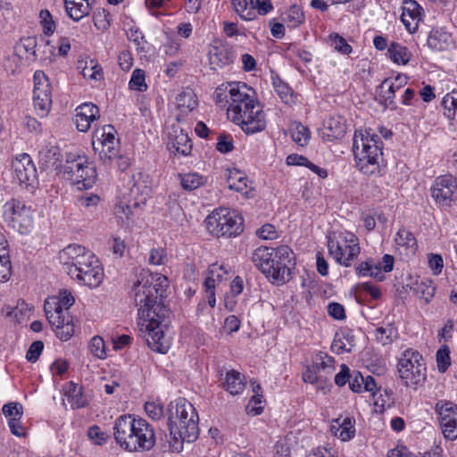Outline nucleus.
Segmentation results:
<instances>
[{"label": "nucleus", "mask_w": 457, "mask_h": 457, "mask_svg": "<svg viewBox=\"0 0 457 457\" xmlns=\"http://www.w3.org/2000/svg\"><path fill=\"white\" fill-rule=\"evenodd\" d=\"M168 286L165 276L143 269L131 291L134 303L138 307L139 331L148 346L161 353H167L170 346V338L163 330L168 310L162 302Z\"/></svg>", "instance_id": "obj_1"}, {"label": "nucleus", "mask_w": 457, "mask_h": 457, "mask_svg": "<svg viewBox=\"0 0 457 457\" xmlns=\"http://www.w3.org/2000/svg\"><path fill=\"white\" fill-rule=\"evenodd\" d=\"M212 97L216 104L227 108L228 118L239 125L246 134L265 129V113L254 98L253 89L245 83H223L216 87Z\"/></svg>", "instance_id": "obj_2"}, {"label": "nucleus", "mask_w": 457, "mask_h": 457, "mask_svg": "<svg viewBox=\"0 0 457 457\" xmlns=\"http://www.w3.org/2000/svg\"><path fill=\"white\" fill-rule=\"evenodd\" d=\"M66 272L84 286L97 287L103 281L104 270L96 255L79 245H69L59 253Z\"/></svg>", "instance_id": "obj_3"}, {"label": "nucleus", "mask_w": 457, "mask_h": 457, "mask_svg": "<svg viewBox=\"0 0 457 457\" xmlns=\"http://www.w3.org/2000/svg\"><path fill=\"white\" fill-rule=\"evenodd\" d=\"M294 253L287 245L276 249L259 247L252 253V262L273 284L282 285L291 279L295 265Z\"/></svg>", "instance_id": "obj_4"}, {"label": "nucleus", "mask_w": 457, "mask_h": 457, "mask_svg": "<svg viewBox=\"0 0 457 457\" xmlns=\"http://www.w3.org/2000/svg\"><path fill=\"white\" fill-rule=\"evenodd\" d=\"M168 428L170 436L177 443H192L199 436L198 414L188 401L180 398L169 405Z\"/></svg>", "instance_id": "obj_5"}, {"label": "nucleus", "mask_w": 457, "mask_h": 457, "mask_svg": "<svg viewBox=\"0 0 457 457\" xmlns=\"http://www.w3.org/2000/svg\"><path fill=\"white\" fill-rule=\"evenodd\" d=\"M382 142L378 136L355 133L353 144L356 166L364 174L371 175L379 171V161L382 159Z\"/></svg>", "instance_id": "obj_6"}, {"label": "nucleus", "mask_w": 457, "mask_h": 457, "mask_svg": "<svg viewBox=\"0 0 457 457\" xmlns=\"http://www.w3.org/2000/svg\"><path fill=\"white\" fill-rule=\"evenodd\" d=\"M208 232L216 237L238 236L244 229V219L236 211L227 208L213 210L205 219Z\"/></svg>", "instance_id": "obj_7"}, {"label": "nucleus", "mask_w": 457, "mask_h": 457, "mask_svg": "<svg viewBox=\"0 0 457 457\" xmlns=\"http://www.w3.org/2000/svg\"><path fill=\"white\" fill-rule=\"evenodd\" d=\"M63 175L79 190L91 188L96 179L95 166L83 155H68L63 166Z\"/></svg>", "instance_id": "obj_8"}, {"label": "nucleus", "mask_w": 457, "mask_h": 457, "mask_svg": "<svg viewBox=\"0 0 457 457\" xmlns=\"http://www.w3.org/2000/svg\"><path fill=\"white\" fill-rule=\"evenodd\" d=\"M398 373L406 386L420 385L426 379V367L418 351L405 350L398 361Z\"/></svg>", "instance_id": "obj_9"}, {"label": "nucleus", "mask_w": 457, "mask_h": 457, "mask_svg": "<svg viewBox=\"0 0 457 457\" xmlns=\"http://www.w3.org/2000/svg\"><path fill=\"white\" fill-rule=\"evenodd\" d=\"M34 210L24 202L12 199L4 205V217L10 227L21 234L28 233L33 224Z\"/></svg>", "instance_id": "obj_10"}, {"label": "nucleus", "mask_w": 457, "mask_h": 457, "mask_svg": "<svg viewBox=\"0 0 457 457\" xmlns=\"http://www.w3.org/2000/svg\"><path fill=\"white\" fill-rule=\"evenodd\" d=\"M328 248L329 255L345 267L351 266L352 262L358 257L361 250L358 238L351 233L344 237L343 243L328 237Z\"/></svg>", "instance_id": "obj_11"}, {"label": "nucleus", "mask_w": 457, "mask_h": 457, "mask_svg": "<svg viewBox=\"0 0 457 457\" xmlns=\"http://www.w3.org/2000/svg\"><path fill=\"white\" fill-rule=\"evenodd\" d=\"M431 196L441 207H450L457 202V179L451 174L437 177L431 188Z\"/></svg>", "instance_id": "obj_12"}, {"label": "nucleus", "mask_w": 457, "mask_h": 457, "mask_svg": "<svg viewBox=\"0 0 457 457\" xmlns=\"http://www.w3.org/2000/svg\"><path fill=\"white\" fill-rule=\"evenodd\" d=\"M138 419L131 415H122L119 417L114 423L113 436L116 443L124 450L129 451L131 448L130 440L137 429Z\"/></svg>", "instance_id": "obj_13"}, {"label": "nucleus", "mask_w": 457, "mask_h": 457, "mask_svg": "<svg viewBox=\"0 0 457 457\" xmlns=\"http://www.w3.org/2000/svg\"><path fill=\"white\" fill-rule=\"evenodd\" d=\"M436 411L440 419V426L444 436L454 440L457 438V405L451 402L436 404Z\"/></svg>", "instance_id": "obj_14"}, {"label": "nucleus", "mask_w": 457, "mask_h": 457, "mask_svg": "<svg viewBox=\"0 0 457 457\" xmlns=\"http://www.w3.org/2000/svg\"><path fill=\"white\" fill-rule=\"evenodd\" d=\"M131 448L129 452H143L151 450L155 444V434L154 428L149 423L139 418L137 422V429L130 440Z\"/></svg>", "instance_id": "obj_15"}, {"label": "nucleus", "mask_w": 457, "mask_h": 457, "mask_svg": "<svg viewBox=\"0 0 457 457\" xmlns=\"http://www.w3.org/2000/svg\"><path fill=\"white\" fill-rule=\"evenodd\" d=\"M394 256L390 254H385L382 257L381 263H375L371 259L361 262L356 267V272L360 276H369L376 278L378 281H383L385 279V275L382 273V270L385 272H390L394 268Z\"/></svg>", "instance_id": "obj_16"}, {"label": "nucleus", "mask_w": 457, "mask_h": 457, "mask_svg": "<svg viewBox=\"0 0 457 457\" xmlns=\"http://www.w3.org/2000/svg\"><path fill=\"white\" fill-rule=\"evenodd\" d=\"M12 166L14 179H16L21 185H31L36 179L37 170L29 154H22L17 156L12 161Z\"/></svg>", "instance_id": "obj_17"}, {"label": "nucleus", "mask_w": 457, "mask_h": 457, "mask_svg": "<svg viewBox=\"0 0 457 457\" xmlns=\"http://www.w3.org/2000/svg\"><path fill=\"white\" fill-rule=\"evenodd\" d=\"M168 149L174 154L189 155L192 143L187 133L178 125H172L169 130Z\"/></svg>", "instance_id": "obj_18"}, {"label": "nucleus", "mask_w": 457, "mask_h": 457, "mask_svg": "<svg viewBox=\"0 0 457 457\" xmlns=\"http://www.w3.org/2000/svg\"><path fill=\"white\" fill-rule=\"evenodd\" d=\"M100 118L98 107L92 103H85L76 108L73 122L80 132H87L93 121Z\"/></svg>", "instance_id": "obj_19"}, {"label": "nucleus", "mask_w": 457, "mask_h": 457, "mask_svg": "<svg viewBox=\"0 0 457 457\" xmlns=\"http://www.w3.org/2000/svg\"><path fill=\"white\" fill-rule=\"evenodd\" d=\"M422 7L415 0H403L401 21L410 33H415L422 20Z\"/></svg>", "instance_id": "obj_20"}, {"label": "nucleus", "mask_w": 457, "mask_h": 457, "mask_svg": "<svg viewBox=\"0 0 457 457\" xmlns=\"http://www.w3.org/2000/svg\"><path fill=\"white\" fill-rule=\"evenodd\" d=\"M234 59L233 50L223 44L212 46L209 50L210 65L214 71L230 65Z\"/></svg>", "instance_id": "obj_21"}, {"label": "nucleus", "mask_w": 457, "mask_h": 457, "mask_svg": "<svg viewBox=\"0 0 457 457\" xmlns=\"http://www.w3.org/2000/svg\"><path fill=\"white\" fill-rule=\"evenodd\" d=\"M345 131V120L340 115H330L323 121L321 134L328 141L342 137Z\"/></svg>", "instance_id": "obj_22"}, {"label": "nucleus", "mask_w": 457, "mask_h": 457, "mask_svg": "<svg viewBox=\"0 0 457 457\" xmlns=\"http://www.w3.org/2000/svg\"><path fill=\"white\" fill-rule=\"evenodd\" d=\"M349 387L354 393L369 392L372 397H375L378 393L375 379L370 375L363 377L357 370L352 372Z\"/></svg>", "instance_id": "obj_23"}, {"label": "nucleus", "mask_w": 457, "mask_h": 457, "mask_svg": "<svg viewBox=\"0 0 457 457\" xmlns=\"http://www.w3.org/2000/svg\"><path fill=\"white\" fill-rule=\"evenodd\" d=\"M354 420L351 418H345L342 422L338 419L333 420L330 430L333 435L342 441H348L354 436Z\"/></svg>", "instance_id": "obj_24"}, {"label": "nucleus", "mask_w": 457, "mask_h": 457, "mask_svg": "<svg viewBox=\"0 0 457 457\" xmlns=\"http://www.w3.org/2000/svg\"><path fill=\"white\" fill-rule=\"evenodd\" d=\"M223 386L230 395H239L245 387V378L238 371L229 370L226 373Z\"/></svg>", "instance_id": "obj_25"}, {"label": "nucleus", "mask_w": 457, "mask_h": 457, "mask_svg": "<svg viewBox=\"0 0 457 457\" xmlns=\"http://www.w3.org/2000/svg\"><path fill=\"white\" fill-rule=\"evenodd\" d=\"M451 36L443 29H433L428 37V47L434 50H445L450 43Z\"/></svg>", "instance_id": "obj_26"}, {"label": "nucleus", "mask_w": 457, "mask_h": 457, "mask_svg": "<svg viewBox=\"0 0 457 457\" xmlns=\"http://www.w3.org/2000/svg\"><path fill=\"white\" fill-rule=\"evenodd\" d=\"M34 98H52L51 85L48 78L41 71H37L34 74Z\"/></svg>", "instance_id": "obj_27"}, {"label": "nucleus", "mask_w": 457, "mask_h": 457, "mask_svg": "<svg viewBox=\"0 0 457 457\" xmlns=\"http://www.w3.org/2000/svg\"><path fill=\"white\" fill-rule=\"evenodd\" d=\"M67 14L75 21H80L90 12L91 6L89 1L86 4L78 3L75 0H64Z\"/></svg>", "instance_id": "obj_28"}, {"label": "nucleus", "mask_w": 457, "mask_h": 457, "mask_svg": "<svg viewBox=\"0 0 457 457\" xmlns=\"http://www.w3.org/2000/svg\"><path fill=\"white\" fill-rule=\"evenodd\" d=\"M227 181L228 187L237 192L247 194L248 179L239 170L233 169L228 170Z\"/></svg>", "instance_id": "obj_29"}, {"label": "nucleus", "mask_w": 457, "mask_h": 457, "mask_svg": "<svg viewBox=\"0 0 457 457\" xmlns=\"http://www.w3.org/2000/svg\"><path fill=\"white\" fill-rule=\"evenodd\" d=\"M177 106L182 112H188L197 106L196 96L191 88L184 89L177 96Z\"/></svg>", "instance_id": "obj_30"}, {"label": "nucleus", "mask_w": 457, "mask_h": 457, "mask_svg": "<svg viewBox=\"0 0 457 457\" xmlns=\"http://www.w3.org/2000/svg\"><path fill=\"white\" fill-rule=\"evenodd\" d=\"M116 130L112 125H104L96 129L93 135V146L95 150H98L96 145L105 142L118 141L115 137Z\"/></svg>", "instance_id": "obj_31"}, {"label": "nucleus", "mask_w": 457, "mask_h": 457, "mask_svg": "<svg viewBox=\"0 0 457 457\" xmlns=\"http://www.w3.org/2000/svg\"><path fill=\"white\" fill-rule=\"evenodd\" d=\"M390 59L397 64H406L411 60V53L408 49L395 42H393L388 48Z\"/></svg>", "instance_id": "obj_32"}, {"label": "nucleus", "mask_w": 457, "mask_h": 457, "mask_svg": "<svg viewBox=\"0 0 457 457\" xmlns=\"http://www.w3.org/2000/svg\"><path fill=\"white\" fill-rule=\"evenodd\" d=\"M146 200L145 196H142L140 201H136L132 204V205L128 204L120 203L115 210V213L117 218L122 220L123 223H129V221L132 219L134 215L133 208H138L141 204H145Z\"/></svg>", "instance_id": "obj_33"}, {"label": "nucleus", "mask_w": 457, "mask_h": 457, "mask_svg": "<svg viewBox=\"0 0 457 457\" xmlns=\"http://www.w3.org/2000/svg\"><path fill=\"white\" fill-rule=\"evenodd\" d=\"M407 81V77L404 75L398 74L395 78V82L390 79H386L381 83V88H386V91L384 92L383 96L386 100L393 99L395 97V91L402 87Z\"/></svg>", "instance_id": "obj_34"}, {"label": "nucleus", "mask_w": 457, "mask_h": 457, "mask_svg": "<svg viewBox=\"0 0 457 457\" xmlns=\"http://www.w3.org/2000/svg\"><path fill=\"white\" fill-rule=\"evenodd\" d=\"M275 91L280 99L287 104L295 103V96L293 89L284 81L279 79L273 81Z\"/></svg>", "instance_id": "obj_35"}, {"label": "nucleus", "mask_w": 457, "mask_h": 457, "mask_svg": "<svg viewBox=\"0 0 457 457\" xmlns=\"http://www.w3.org/2000/svg\"><path fill=\"white\" fill-rule=\"evenodd\" d=\"M118 145L119 141H112L105 142L100 145H96V146H100L101 150L99 152L100 159L104 162V163H108L112 162L118 155Z\"/></svg>", "instance_id": "obj_36"}, {"label": "nucleus", "mask_w": 457, "mask_h": 457, "mask_svg": "<svg viewBox=\"0 0 457 457\" xmlns=\"http://www.w3.org/2000/svg\"><path fill=\"white\" fill-rule=\"evenodd\" d=\"M292 139L299 145L303 146L309 143L310 130L301 123H295L290 129Z\"/></svg>", "instance_id": "obj_37"}, {"label": "nucleus", "mask_w": 457, "mask_h": 457, "mask_svg": "<svg viewBox=\"0 0 457 457\" xmlns=\"http://www.w3.org/2000/svg\"><path fill=\"white\" fill-rule=\"evenodd\" d=\"M397 329L388 324L386 327H379L376 329V339L383 345L391 344L397 337Z\"/></svg>", "instance_id": "obj_38"}, {"label": "nucleus", "mask_w": 457, "mask_h": 457, "mask_svg": "<svg viewBox=\"0 0 457 457\" xmlns=\"http://www.w3.org/2000/svg\"><path fill=\"white\" fill-rule=\"evenodd\" d=\"M50 307L51 306H49V303L46 302L45 312L46 318L51 326L56 328L57 327H60L61 324H64V321L67 320L68 317L63 315L62 306H55L54 311L50 310Z\"/></svg>", "instance_id": "obj_39"}, {"label": "nucleus", "mask_w": 457, "mask_h": 457, "mask_svg": "<svg viewBox=\"0 0 457 457\" xmlns=\"http://www.w3.org/2000/svg\"><path fill=\"white\" fill-rule=\"evenodd\" d=\"M395 240L398 245L410 249L411 253H414L417 246V241L413 234L409 230L400 228Z\"/></svg>", "instance_id": "obj_40"}, {"label": "nucleus", "mask_w": 457, "mask_h": 457, "mask_svg": "<svg viewBox=\"0 0 457 457\" xmlns=\"http://www.w3.org/2000/svg\"><path fill=\"white\" fill-rule=\"evenodd\" d=\"M283 21L288 27L295 28L304 21V15L302 10L297 5H293L285 13Z\"/></svg>", "instance_id": "obj_41"}, {"label": "nucleus", "mask_w": 457, "mask_h": 457, "mask_svg": "<svg viewBox=\"0 0 457 457\" xmlns=\"http://www.w3.org/2000/svg\"><path fill=\"white\" fill-rule=\"evenodd\" d=\"M179 177L181 186L186 190L196 189L204 183V178L197 173H187Z\"/></svg>", "instance_id": "obj_42"}, {"label": "nucleus", "mask_w": 457, "mask_h": 457, "mask_svg": "<svg viewBox=\"0 0 457 457\" xmlns=\"http://www.w3.org/2000/svg\"><path fill=\"white\" fill-rule=\"evenodd\" d=\"M129 85L130 89L139 92L145 91L147 89V85L145 84V71L141 69L134 70Z\"/></svg>", "instance_id": "obj_43"}, {"label": "nucleus", "mask_w": 457, "mask_h": 457, "mask_svg": "<svg viewBox=\"0 0 457 457\" xmlns=\"http://www.w3.org/2000/svg\"><path fill=\"white\" fill-rule=\"evenodd\" d=\"M12 274L10 257L4 248L0 250V282L7 281Z\"/></svg>", "instance_id": "obj_44"}, {"label": "nucleus", "mask_w": 457, "mask_h": 457, "mask_svg": "<svg viewBox=\"0 0 457 457\" xmlns=\"http://www.w3.org/2000/svg\"><path fill=\"white\" fill-rule=\"evenodd\" d=\"M110 13L104 8L96 9L93 13V21L99 30H106L110 27Z\"/></svg>", "instance_id": "obj_45"}, {"label": "nucleus", "mask_w": 457, "mask_h": 457, "mask_svg": "<svg viewBox=\"0 0 457 457\" xmlns=\"http://www.w3.org/2000/svg\"><path fill=\"white\" fill-rule=\"evenodd\" d=\"M314 367L318 371L324 370L328 374H330L335 369L334 359L324 353H320L316 355Z\"/></svg>", "instance_id": "obj_46"}, {"label": "nucleus", "mask_w": 457, "mask_h": 457, "mask_svg": "<svg viewBox=\"0 0 457 457\" xmlns=\"http://www.w3.org/2000/svg\"><path fill=\"white\" fill-rule=\"evenodd\" d=\"M442 105L445 109V115L448 119L453 120L457 114V98L454 96V92L453 94H447L443 98Z\"/></svg>", "instance_id": "obj_47"}, {"label": "nucleus", "mask_w": 457, "mask_h": 457, "mask_svg": "<svg viewBox=\"0 0 457 457\" xmlns=\"http://www.w3.org/2000/svg\"><path fill=\"white\" fill-rule=\"evenodd\" d=\"M329 42L331 44V46H333L335 50L343 54H348L352 52L351 46L348 45V43L343 37L339 36L337 33L329 35Z\"/></svg>", "instance_id": "obj_48"}, {"label": "nucleus", "mask_w": 457, "mask_h": 457, "mask_svg": "<svg viewBox=\"0 0 457 457\" xmlns=\"http://www.w3.org/2000/svg\"><path fill=\"white\" fill-rule=\"evenodd\" d=\"M437 368L440 372H445L450 366V350L443 345L436 353Z\"/></svg>", "instance_id": "obj_49"}, {"label": "nucleus", "mask_w": 457, "mask_h": 457, "mask_svg": "<svg viewBox=\"0 0 457 457\" xmlns=\"http://www.w3.org/2000/svg\"><path fill=\"white\" fill-rule=\"evenodd\" d=\"M55 335L62 341L69 340L74 334V326L70 318L64 321V324H61L60 327L54 328Z\"/></svg>", "instance_id": "obj_50"}, {"label": "nucleus", "mask_w": 457, "mask_h": 457, "mask_svg": "<svg viewBox=\"0 0 457 457\" xmlns=\"http://www.w3.org/2000/svg\"><path fill=\"white\" fill-rule=\"evenodd\" d=\"M41 24L43 26L44 33L47 36L52 35L55 30V23L48 10H42L39 13Z\"/></svg>", "instance_id": "obj_51"}, {"label": "nucleus", "mask_w": 457, "mask_h": 457, "mask_svg": "<svg viewBox=\"0 0 457 457\" xmlns=\"http://www.w3.org/2000/svg\"><path fill=\"white\" fill-rule=\"evenodd\" d=\"M33 103H34V108L40 117H45L49 112L51 106H52V98H34L33 97Z\"/></svg>", "instance_id": "obj_52"}, {"label": "nucleus", "mask_w": 457, "mask_h": 457, "mask_svg": "<svg viewBox=\"0 0 457 457\" xmlns=\"http://www.w3.org/2000/svg\"><path fill=\"white\" fill-rule=\"evenodd\" d=\"M91 353L99 359H104L106 356L104 349V341L100 337H94L89 345Z\"/></svg>", "instance_id": "obj_53"}, {"label": "nucleus", "mask_w": 457, "mask_h": 457, "mask_svg": "<svg viewBox=\"0 0 457 457\" xmlns=\"http://www.w3.org/2000/svg\"><path fill=\"white\" fill-rule=\"evenodd\" d=\"M3 413L5 417L21 418L23 414V407L17 402H12L3 406Z\"/></svg>", "instance_id": "obj_54"}, {"label": "nucleus", "mask_w": 457, "mask_h": 457, "mask_svg": "<svg viewBox=\"0 0 457 457\" xmlns=\"http://www.w3.org/2000/svg\"><path fill=\"white\" fill-rule=\"evenodd\" d=\"M82 75L84 78L98 80L102 76V68L97 63H95L93 60H91L89 66L86 64V66L82 69Z\"/></svg>", "instance_id": "obj_55"}, {"label": "nucleus", "mask_w": 457, "mask_h": 457, "mask_svg": "<svg viewBox=\"0 0 457 457\" xmlns=\"http://www.w3.org/2000/svg\"><path fill=\"white\" fill-rule=\"evenodd\" d=\"M216 149L222 153L228 154L234 149L233 139L230 135L221 134L218 137Z\"/></svg>", "instance_id": "obj_56"}, {"label": "nucleus", "mask_w": 457, "mask_h": 457, "mask_svg": "<svg viewBox=\"0 0 457 457\" xmlns=\"http://www.w3.org/2000/svg\"><path fill=\"white\" fill-rule=\"evenodd\" d=\"M87 436L94 440L96 445H103L108 439V435L103 432L100 428L96 425L90 427L87 430Z\"/></svg>", "instance_id": "obj_57"}, {"label": "nucleus", "mask_w": 457, "mask_h": 457, "mask_svg": "<svg viewBox=\"0 0 457 457\" xmlns=\"http://www.w3.org/2000/svg\"><path fill=\"white\" fill-rule=\"evenodd\" d=\"M43 349L44 344L42 341L37 340L33 342L26 353V359L29 362H36L38 360Z\"/></svg>", "instance_id": "obj_58"}, {"label": "nucleus", "mask_w": 457, "mask_h": 457, "mask_svg": "<svg viewBox=\"0 0 457 457\" xmlns=\"http://www.w3.org/2000/svg\"><path fill=\"white\" fill-rule=\"evenodd\" d=\"M167 260V254L163 248H153L150 251L149 263L153 265L164 264Z\"/></svg>", "instance_id": "obj_59"}, {"label": "nucleus", "mask_w": 457, "mask_h": 457, "mask_svg": "<svg viewBox=\"0 0 457 457\" xmlns=\"http://www.w3.org/2000/svg\"><path fill=\"white\" fill-rule=\"evenodd\" d=\"M145 411L148 417L151 419L157 420H160L163 415V409L162 406L154 403V402H147L145 404Z\"/></svg>", "instance_id": "obj_60"}, {"label": "nucleus", "mask_w": 457, "mask_h": 457, "mask_svg": "<svg viewBox=\"0 0 457 457\" xmlns=\"http://www.w3.org/2000/svg\"><path fill=\"white\" fill-rule=\"evenodd\" d=\"M249 4L252 8L257 9L261 15L267 14L273 8L270 0H250Z\"/></svg>", "instance_id": "obj_61"}, {"label": "nucleus", "mask_w": 457, "mask_h": 457, "mask_svg": "<svg viewBox=\"0 0 457 457\" xmlns=\"http://www.w3.org/2000/svg\"><path fill=\"white\" fill-rule=\"evenodd\" d=\"M352 373L350 372V369L347 365L342 364L341 370L335 376V383L338 386H345L351 378Z\"/></svg>", "instance_id": "obj_62"}, {"label": "nucleus", "mask_w": 457, "mask_h": 457, "mask_svg": "<svg viewBox=\"0 0 457 457\" xmlns=\"http://www.w3.org/2000/svg\"><path fill=\"white\" fill-rule=\"evenodd\" d=\"M328 312L336 320H344L345 318V308L338 303H330L328 305Z\"/></svg>", "instance_id": "obj_63"}, {"label": "nucleus", "mask_w": 457, "mask_h": 457, "mask_svg": "<svg viewBox=\"0 0 457 457\" xmlns=\"http://www.w3.org/2000/svg\"><path fill=\"white\" fill-rule=\"evenodd\" d=\"M428 265L434 274L437 275L441 273L444 267L442 256L439 254L431 253L428 257Z\"/></svg>", "instance_id": "obj_64"}]
</instances>
